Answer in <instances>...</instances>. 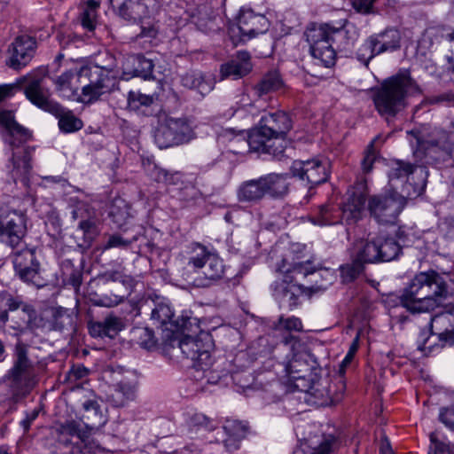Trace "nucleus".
<instances>
[{
  "label": "nucleus",
  "instance_id": "f257e3e1",
  "mask_svg": "<svg viewBox=\"0 0 454 454\" xmlns=\"http://www.w3.org/2000/svg\"><path fill=\"white\" fill-rule=\"evenodd\" d=\"M282 345L292 352V357L285 364L287 383L297 391L308 393L317 398L328 395V380L319 377V364L303 343L289 333L283 337Z\"/></svg>",
  "mask_w": 454,
  "mask_h": 454
},
{
  "label": "nucleus",
  "instance_id": "f03ea898",
  "mask_svg": "<svg viewBox=\"0 0 454 454\" xmlns=\"http://www.w3.org/2000/svg\"><path fill=\"white\" fill-rule=\"evenodd\" d=\"M305 35L313 58L325 67L334 65L336 50H348L357 37L355 27L348 24L339 27L329 24L313 26Z\"/></svg>",
  "mask_w": 454,
  "mask_h": 454
},
{
  "label": "nucleus",
  "instance_id": "7ed1b4c3",
  "mask_svg": "<svg viewBox=\"0 0 454 454\" xmlns=\"http://www.w3.org/2000/svg\"><path fill=\"white\" fill-rule=\"evenodd\" d=\"M448 294L442 276L431 270L417 274L400 296V303L412 313L427 312L438 307Z\"/></svg>",
  "mask_w": 454,
  "mask_h": 454
},
{
  "label": "nucleus",
  "instance_id": "20e7f679",
  "mask_svg": "<svg viewBox=\"0 0 454 454\" xmlns=\"http://www.w3.org/2000/svg\"><path fill=\"white\" fill-rule=\"evenodd\" d=\"M418 87L409 74L403 73L385 79L372 90V99L379 114L395 117L407 106V97Z\"/></svg>",
  "mask_w": 454,
  "mask_h": 454
},
{
  "label": "nucleus",
  "instance_id": "39448f33",
  "mask_svg": "<svg viewBox=\"0 0 454 454\" xmlns=\"http://www.w3.org/2000/svg\"><path fill=\"white\" fill-rule=\"evenodd\" d=\"M224 274L223 260L205 246L191 247L183 269V278L196 287H207L221 279Z\"/></svg>",
  "mask_w": 454,
  "mask_h": 454
},
{
  "label": "nucleus",
  "instance_id": "423d86ee",
  "mask_svg": "<svg viewBox=\"0 0 454 454\" xmlns=\"http://www.w3.org/2000/svg\"><path fill=\"white\" fill-rule=\"evenodd\" d=\"M26 232V217L22 213L0 208V242L16 249L13 252V265L16 271L37 262L34 249H18Z\"/></svg>",
  "mask_w": 454,
  "mask_h": 454
},
{
  "label": "nucleus",
  "instance_id": "0eeeda50",
  "mask_svg": "<svg viewBox=\"0 0 454 454\" xmlns=\"http://www.w3.org/2000/svg\"><path fill=\"white\" fill-rule=\"evenodd\" d=\"M108 63L104 66L83 65V80L88 83L84 84L76 100L82 104L90 105L99 100L102 96L112 92L116 85L115 75L118 73V67L113 55L106 53Z\"/></svg>",
  "mask_w": 454,
  "mask_h": 454
},
{
  "label": "nucleus",
  "instance_id": "6e6552de",
  "mask_svg": "<svg viewBox=\"0 0 454 454\" xmlns=\"http://www.w3.org/2000/svg\"><path fill=\"white\" fill-rule=\"evenodd\" d=\"M366 196L362 190H349L348 198L342 207L338 204L327 202L318 207L317 211L311 217L312 223L321 225H335L345 223L352 224L361 219Z\"/></svg>",
  "mask_w": 454,
  "mask_h": 454
},
{
  "label": "nucleus",
  "instance_id": "1a4fd4ad",
  "mask_svg": "<svg viewBox=\"0 0 454 454\" xmlns=\"http://www.w3.org/2000/svg\"><path fill=\"white\" fill-rule=\"evenodd\" d=\"M424 184H404L400 192H392L389 195H376L370 199L368 207L371 215L383 224L395 223L399 214L405 206L406 199L420 195L424 190Z\"/></svg>",
  "mask_w": 454,
  "mask_h": 454
},
{
  "label": "nucleus",
  "instance_id": "9d476101",
  "mask_svg": "<svg viewBox=\"0 0 454 454\" xmlns=\"http://www.w3.org/2000/svg\"><path fill=\"white\" fill-rule=\"evenodd\" d=\"M268 28L269 21L264 15L255 13L249 8H242L237 23L230 26L228 34L233 44L237 46L265 33Z\"/></svg>",
  "mask_w": 454,
  "mask_h": 454
},
{
  "label": "nucleus",
  "instance_id": "9b49d317",
  "mask_svg": "<svg viewBox=\"0 0 454 454\" xmlns=\"http://www.w3.org/2000/svg\"><path fill=\"white\" fill-rule=\"evenodd\" d=\"M194 136L193 128L188 119L166 117L157 127L154 140L163 149L189 142Z\"/></svg>",
  "mask_w": 454,
  "mask_h": 454
},
{
  "label": "nucleus",
  "instance_id": "f8f14e48",
  "mask_svg": "<svg viewBox=\"0 0 454 454\" xmlns=\"http://www.w3.org/2000/svg\"><path fill=\"white\" fill-rule=\"evenodd\" d=\"M213 342L211 335L207 332H200L196 337L187 334L178 343V348L185 357L193 362L196 370H201L207 377L209 367L212 364L210 350Z\"/></svg>",
  "mask_w": 454,
  "mask_h": 454
},
{
  "label": "nucleus",
  "instance_id": "ddd939ff",
  "mask_svg": "<svg viewBox=\"0 0 454 454\" xmlns=\"http://www.w3.org/2000/svg\"><path fill=\"white\" fill-rule=\"evenodd\" d=\"M418 151L435 161H446L452 157L454 133L434 129L427 137L416 136Z\"/></svg>",
  "mask_w": 454,
  "mask_h": 454
},
{
  "label": "nucleus",
  "instance_id": "4468645a",
  "mask_svg": "<svg viewBox=\"0 0 454 454\" xmlns=\"http://www.w3.org/2000/svg\"><path fill=\"white\" fill-rule=\"evenodd\" d=\"M119 17L131 23L144 22L150 19L158 8V0H111Z\"/></svg>",
  "mask_w": 454,
  "mask_h": 454
},
{
  "label": "nucleus",
  "instance_id": "2eb2a0df",
  "mask_svg": "<svg viewBox=\"0 0 454 454\" xmlns=\"http://www.w3.org/2000/svg\"><path fill=\"white\" fill-rule=\"evenodd\" d=\"M291 172L294 176L306 181L309 188L325 183L329 176L328 163L318 159L295 160L292 164Z\"/></svg>",
  "mask_w": 454,
  "mask_h": 454
},
{
  "label": "nucleus",
  "instance_id": "dca6fc26",
  "mask_svg": "<svg viewBox=\"0 0 454 454\" xmlns=\"http://www.w3.org/2000/svg\"><path fill=\"white\" fill-rule=\"evenodd\" d=\"M16 360L11 370L12 382L21 389L33 387L35 374L31 361L27 357V346L19 340L15 347Z\"/></svg>",
  "mask_w": 454,
  "mask_h": 454
},
{
  "label": "nucleus",
  "instance_id": "f3484780",
  "mask_svg": "<svg viewBox=\"0 0 454 454\" xmlns=\"http://www.w3.org/2000/svg\"><path fill=\"white\" fill-rule=\"evenodd\" d=\"M35 150V146H17L12 149L8 169L15 182L20 180L24 185L28 184L33 169L32 159Z\"/></svg>",
  "mask_w": 454,
  "mask_h": 454
},
{
  "label": "nucleus",
  "instance_id": "a211bd4d",
  "mask_svg": "<svg viewBox=\"0 0 454 454\" xmlns=\"http://www.w3.org/2000/svg\"><path fill=\"white\" fill-rule=\"evenodd\" d=\"M83 66L74 67L52 78L55 90L67 99H76L80 94V84L83 82Z\"/></svg>",
  "mask_w": 454,
  "mask_h": 454
},
{
  "label": "nucleus",
  "instance_id": "6ab92c4d",
  "mask_svg": "<svg viewBox=\"0 0 454 454\" xmlns=\"http://www.w3.org/2000/svg\"><path fill=\"white\" fill-rule=\"evenodd\" d=\"M35 41L28 35L18 36L9 49L11 57L7 65L13 69L24 67L33 58Z\"/></svg>",
  "mask_w": 454,
  "mask_h": 454
},
{
  "label": "nucleus",
  "instance_id": "aec40b11",
  "mask_svg": "<svg viewBox=\"0 0 454 454\" xmlns=\"http://www.w3.org/2000/svg\"><path fill=\"white\" fill-rule=\"evenodd\" d=\"M174 313L170 306L167 304H158L152 311V320L159 324L162 331H169L174 333L178 330H189L190 326H195L194 333H197L199 325L196 324V318L187 317V321H184L181 325L178 322L173 321Z\"/></svg>",
  "mask_w": 454,
  "mask_h": 454
},
{
  "label": "nucleus",
  "instance_id": "412c9836",
  "mask_svg": "<svg viewBox=\"0 0 454 454\" xmlns=\"http://www.w3.org/2000/svg\"><path fill=\"white\" fill-rule=\"evenodd\" d=\"M27 98L37 107L49 112L56 113L59 109V103L50 98L48 89L42 85V79L30 80L24 90Z\"/></svg>",
  "mask_w": 454,
  "mask_h": 454
},
{
  "label": "nucleus",
  "instance_id": "4be33fe9",
  "mask_svg": "<svg viewBox=\"0 0 454 454\" xmlns=\"http://www.w3.org/2000/svg\"><path fill=\"white\" fill-rule=\"evenodd\" d=\"M20 309L12 311L10 327L14 331L15 336H20L28 332L33 333L37 327V313L33 306L27 304L20 305Z\"/></svg>",
  "mask_w": 454,
  "mask_h": 454
},
{
  "label": "nucleus",
  "instance_id": "5701e85b",
  "mask_svg": "<svg viewBox=\"0 0 454 454\" xmlns=\"http://www.w3.org/2000/svg\"><path fill=\"white\" fill-rule=\"evenodd\" d=\"M252 68L250 54L247 51H238L235 57L221 65V79H240L249 74Z\"/></svg>",
  "mask_w": 454,
  "mask_h": 454
},
{
  "label": "nucleus",
  "instance_id": "b1692460",
  "mask_svg": "<svg viewBox=\"0 0 454 454\" xmlns=\"http://www.w3.org/2000/svg\"><path fill=\"white\" fill-rule=\"evenodd\" d=\"M138 386L137 377L133 372H129L114 386L112 400L115 406H124L136 397Z\"/></svg>",
  "mask_w": 454,
  "mask_h": 454
},
{
  "label": "nucleus",
  "instance_id": "393cba45",
  "mask_svg": "<svg viewBox=\"0 0 454 454\" xmlns=\"http://www.w3.org/2000/svg\"><path fill=\"white\" fill-rule=\"evenodd\" d=\"M277 139L274 136L268 134L265 128L259 123V126L249 133L247 145L252 151L277 155L282 153V149L273 148Z\"/></svg>",
  "mask_w": 454,
  "mask_h": 454
},
{
  "label": "nucleus",
  "instance_id": "a878e982",
  "mask_svg": "<svg viewBox=\"0 0 454 454\" xmlns=\"http://www.w3.org/2000/svg\"><path fill=\"white\" fill-rule=\"evenodd\" d=\"M259 123L265 128L268 134L278 139L283 138L292 128L290 117L281 111L263 115Z\"/></svg>",
  "mask_w": 454,
  "mask_h": 454
},
{
  "label": "nucleus",
  "instance_id": "bb28decb",
  "mask_svg": "<svg viewBox=\"0 0 454 454\" xmlns=\"http://www.w3.org/2000/svg\"><path fill=\"white\" fill-rule=\"evenodd\" d=\"M278 271L293 274L292 278L301 276L306 278L321 270L319 263H315L314 258L309 256L303 259L302 256H297L293 262H288L286 259L282 260V264L278 267Z\"/></svg>",
  "mask_w": 454,
  "mask_h": 454
},
{
  "label": "nucleus",
  "instance_id": "cd10ccee",
  "mask_svg": "<svg viewBox=\"0 0 454 454\" xmlns=\"http://www.w3.org/2000/svg\"><path fill=\"white\" fill-rule=\"evenodd\" d=\"M380 54L395 51L401 48L402 35L395 27L386 29L371 35Z\"/></svg>",
  "mask_w": 454,
  "mask_h": 454
},
{
  "label": "nucleus",
  "instance_id": "c85d7f7f",
  "mask_svg": "<svg viewBox=\"0 0 454 454\" xmlns=\"http://www.w3.org/2000/svg\"><path fill=\"white\" fill-rule=\"evenodd\" d=\"M415 166L403 160H395L391 163L388 171L389 184L394 192H400L404 184H411L410 176L413 174Z\"/></svg>",
  "mask_w": 454,
  "mask_h": 454
},
{
  "label": "nucleus",
  "instance_id": "c756f323",
  "mask_svg": "<svg viewBox=\"0 0 454 454\" xmlns=\"http://www.w3.org/2000/svg\"><path fill=\"white\" fill-rule=\"evenodd\" d=\"M124 327L122 319L110 315L101 322L91 323L89 326L90 333L93 337L114 338Z\"/></svg>",
  "mask_w": 454,
  "mask_h": 454
},
{
  "label": "nucleus",
  "instance_id": "7c9ffc66",
  "mask_svg": "<svg viewBox=\"0 0 454 454\" xmlns=\"http://www.w3.org/2000/svg\"><path fill=\"white\" fill-rule=\"evenodd\" d=\"M261 177L265 195L278 199L288 193L290 184L286 174L270 173Z\"/></svg>",
  "mask_w": 454,
  "mask_h": 454
},
{
  "label": "nucleus",
  "instance_id": "2f4dec72",
  "mask_svg": "<svg viewBox=\"0 0 454 454\" xmlns=\"http://www.w3.org/2000/svg\"><path fill=\"white\" fill-rule=\"evenodd\" d=\"M377 240H356L351 250V258L356 259L364 266L365 263L379 262Z\"/></svg>",
  "mask_w": 454,
  "mask_h": 454
},
{
  "label": "nucleus",
  "instance_id": "473e14b6",
  "mask_svg": "<svg viewBox=\"0 0 454 454\" xmlns=\"http://www.w3.org/2000/svg\"><path fill=\"white\" fill-rule=\"evenodd\" d=\"M284 87V81L280 74L272 70L262 76L253 87L254 95L258 98H262L268 94L278 91Z\"/></svg>",
  "mask_w": 454,
  "mask_h": 454
},
{
  "label": "nucleus",
  "instance_id": "72a5a7b5",
  "mask_svg": "<svg viewBox=\"0 0 454 454\" xmlns=\"http://www.w3.org/2000/svg\"><path fill=\"white\" fill-rule=\"evenodd\" d=\"M181 81L184 87L197 90L202 96L208 94L215 85L210 76H207L200 72L187 73L182 77Z\"/></svg>",
  "mask_w": 454,
  "mask_h": 454
},
{
  "label": "nucleus",
  "instance_id": "f704fd0d",
  "mask_svg": "<svg viewBox=\"0 0 454 454\" xmlns=\"http://www.w3.org/2000/svg\"><path fill=\"white\" fill-rule=\"evenodd\" d=\"M265 196L262 177L246 181L238 190V199L244 202H256Z\"/></svg>",
  "mask_w": 454,
  "mask_h": 454
},
{
  "label": "nucleus",
  "instance_id": "c9c22d12",
  "mask_svg": "<svg viewBox=\"0 0 454 454\" xmlns=\"http://www.w3.org/2000/svg\"><path fill=\"white\" fill-rule=\"evenodd\" d=\"M108 215L118 228L128 224L129 220L132 217L129 205L120 197H116L111 201Z\"/></svg>",
  "mask_w": 454,
  "mask_h": 454
},
{
  "label": "nucleus",
  "instance_id": "e433bc0d",
  "mask_svg": "<svg viewBox=\"0 0 454 454\" xmlns=\"http://www.w3.org/2000/svg\"><path fill=\"white\" fill-rule=\"evenodd\" d=\"M59 120V128L64 133H72L80 130L83 123L77 118L72 111L63 108L59 104V109L56 113H51Z\"/></svg>",
  "mask_w": 454,
  "mask_h": 454
},
{
  "label": "nucleus",
  "instance_id": "4c0bfd02",
  "mask_svg": "<svg viewBox=\"0 0 454 454\" xmlns=\"http://www.w3.org/2000/svg\"><path fill=\"white\" fill-rule=\"evenodd\" d=\"M56 433L60 442L68 444L73 437L85 441V433L82 431L80 424L75 420H67L56 426Z\"/></svg>",
  "mask_w": 454,
  "mask_h": 454
},
{
  "label": "nucleus",
  "instance_id": "58836bf2",
  "mask_svg": "<svg viewBox=\"0 0 454 454\" xmlns=\"http://www.w3.org/2000/svg\"><path fill=\"white\" fill-rule=\"evenodd\" d=\"M376 240L379 251V262L392 261L401 253V247L394 239H377Z\"/></svg>",
  "mask_w": 454,
  "mask_h": 454
},
{
  "label": "nucleus",
  "instance_id": "ea45409f",
  "mask_svg": "<svg viewBox=\"0 0 454 454\" xmlns=\"http://www.w3.org/2000/svg\"><path fill=\"white\" fill-rule=\"evenodd\" d=\"M99 5L98 1L89 0L82 7L80 14L81 24L88 31H93L96 27Z\"/></svg>",
  "mask_w": 454,
  "mask_h": 454
},
{
  "label": "nucleus",
  "instance_id": "a19ab883",
  "mask_svg": "<svg viewBox=\"0 0 454 454\" xmlns=\"http://www.w3.org/2000/svg\"><path fill=\"white\" fill-rule=\"evenodd\" d=\"M302 290V286L280 283L275 286L274 295L282 301H287L289 305L294 304L297 300V291Z\"/></svg>",
  "mask_w": 454,
  "mask_h": 454
},
{
  "label": "nucleus",
  "instance_id": "79ce46f5",
  "mask_svg": "<svg viewBox=\"0 0 454 454\" xmlns=\"http://www.w3.org/2000/svg\"><path fill=\"white\" fill-rule=\"evenodd\" d=\"M21 302L15 300L7 292H0V327L4 326L8 321V311L20 309Z\"/></svg>",
  "mask_w": 454,
  "mask_h": 454
},
{
  "label": "nucleus",
  "instance_id": "37998d69",
  "mask_svg": "<svg viewBox=\"0 0 454 454\" xmlns=\"http://www.w3.org/2000/svg\"><path fill=\"white\" fill-rule=\"evenodd\" d=\"M132 340L140 347L151 349L156 345V340L152 330L146 327H137L132 330Z\"/></svg>",
  "mask_w": 454,
  "mask_h": 454
},
{
  "label": "nucleus",
  "instance_id": "c03bdc74",
  "mask_svg": "<svg viewBox=\"0 0 454 454\" xmlns=\"http://www.w3.org/2000/svg\"><path fill=\"white\" fill-rule=\"evenodd\" d=\"M19 276L25 282L30 283L37 287L43 286L45 285L43 278L41 277L39 271V262H35L33 265L26 267L24 270H17Z\"/></svg>",
  "mask_w": 454,
  "mask_h": 454
},
{
  "label": "nucleus",
  "instance_id": "a18cd8bd",
  "mask_svg": "<svg viewBox=\"0 0 454 454\" xmlns=\"http://www.w3.org/2000/svg\"><path fill=\"white\" fill-rule=\"evenodd\" d=\"M357 59L360 62L367 66L371 59L375 56L380 55L371 35L364 41V43L357 50Z\"/></svg>",
  "mask_w": 454,
  "mask_h": 454
},
{
  "label": "nucleus",
  "instance_id": "49530a36",
  "mask_svg": "<svg viewBox=\"0 0 454 454\" xmlns=\"http://www.w3.org/2000/svg\"><path fill=\"white\" fill-rule=\"evenodd\" d=\"M187 426L191 432H198L201 429L213 430L214 425L209 418L202 413H194L187 420Z\"/></svg>",
  "mask_w": 454,
  "mask_h": 454
},
{
  "label": "nucleus",
  "instance_id": "de8ad7c7",
  "mask_svg": "<svg viewBox=\"0 0 454 454\" xmlns=\"http://www.w3.org/2000/svg\"><path fill=\"white\" fill-rule=\"evenodd\" d=\"M153 97L142 94L139 91H130L128 96V106L130 110L138 111L143 106H149L153 103Z\"/></svg>",
  "mask_w": 454,
  "mask_h": 454
},
{
  "label": "nucleus",
  "instance_id": "09e8293b",
  "mask_svg": "<svg viewBox=\"0 0 454 454\" xmlns=\"http://www.w3.org/2000/svg\"><path fill=\"white\" fill-rule=\"evenodd\" d=\"M276 331H286V332H301L302 323L300 318L296 317H285L284 316L279 317L278 321L274 325Z\"/></svg>",
  "mask_w": 454,
  "mask_h": 454
},
{
  "label": "nucleus",
  "instance_id": "8fccbe9b",
  "mask_svg": "<svg viewBox=\"0 0 454 454\" xmlns=\"http://www.w3.org/2000/svg\"><path fill=\"white\" fill-rule=\"evenodd\" d=\"M9 132L12 138L11 141L12 149L17 146H20V143H25L30 140L32 137L31 132L16 121L13 123V126L11 127Z\"/></svg>",
  "mask_w": 454,
  "mask_h": 454
},
{
  "label": "nucleus",
  "instance_id": "3c124183",
  "mask_svg": "<svg viewBox=\"0 0 454 454\" xmlns=\"http://www.w3.org/2000/svg\"><path fill=\"white\" fill-rule=\"evenodd\" d=\"M71 202H74V209L72 211V217L76 219H87L88 217H96V210L91 207L88 203L83 201L75 200V199L71 198Z\"/></svg>",
  "mask_w": 454,
  "mask_h": 454
},
{
  "label": "nucleus",
  "instance_id": "603ef678",
  "mask_svg": "<svg viewBox=\"0 0 454 454\" xmlns=\"http://www.w3.org/2000/svg\"><path fill=\"white\" fill-rule=\"evenodd\" d=\"M351 263L340 267V274L344 282H351L363 271L364 266L356 259L351 258Z\"/></svg>",
  "mask_w": 454,
  "mask_h": 454
},
{
  "label": "nucleus",
  "instance_id": "864d4df0",
  "mask_svg": "<svg viewBox=\"0 0 454 454\" xmlns=\"http://www.w3.org/2000/svg\"><path fill=\"white\" fill-rule=\"evenodd\" d=\"M453 315L447 311L435 315L431 319L432 333L434 334V333L443 332L445 327H454L451 323Z\"/></svg>",
  "mask_w": 454,
  "mask_h": 454
},
{
  "label": "nucleus",
  "instance_id": "5fc2aeb1",
  "mask_svg": "<svg viewBox=\"0 0 454 454\" xmlns=\"http://www.w3.org/2000/svg\"><path fill=\"white\" fill-rule=\"evenodd\" d=\"M223 429L229 436L241 440L247 434V426L240 421H227Z\"/></svg>",
  "mask_w": 454,
  "mask_h": 454
},
{
  "label": "nucleus",
  "instance_id": "6e6d98bb",
  "mask_svg": "<svg viewBox=\"0 0 454 454\" xmlns=\"http://www.w3.org/2000/svg\"><path fill=\"white\" fill-rule=\"evenodd\" d=\"M377 157L378 153L374 147V141H372L364 151V156L362 160V168L364 173L371 172Z\"/></svg>",
  "mask_w": 454,
  "mask_h": 454
},
{
  "label": "nucleus",
  "instance_id": "4d7b16f0",
  "mask_svg": "<svg viewBox=\"0 0 454 454\" xmlns=\"http://www.w3.org/2000/svg\"><path fill=\"white\" fill-rule=\"evenodd\" d=\"M78 228L83 232V235L91 238L96 233V217H88L81 220Z\"/></svg>",
  "mask_w": 454,
  "mask_h": 454
},
{
  "label": "nucleus",
  "instance_id": "13d9d810",
  "mask_svg": "<svg viewBox=\"0 0 454 454\" xmlns=\"http://www.w3.org/2000/svg\"><path fill=\"white\" fill-rule=\"evenodd\" d=\"M439 419L448 428L454 431V404L450 407L442 409Z\"/></svg>",
  "mask_w": 454,
  "mask_h": 454
},
{
  "label": "nucleus",
  "instance_id": "bf43d9fd",
  "mask_svg": "<svg viewBox=\"0 0 454 454\" xmlns=\"http://www.w3.org/2000/svg\"><path fill=\"white\" fill-rule=\"evenodd\" d=\"M335 444L336 439L333 436H328L317 448L313 450L311 454H330L333 451Z\"/></svg>",
  "mask_w": 454,
  "mask_h": 454
},
{
  "label": "nucleus",
  "instance_id": "052dcab7",
  "mask_svg": "<svg viewBox=\"0 0 454 454\" xmlns=\"http://www.w3.org/2000/svg\"><path fill=\"white\" fill-rule=\"evenodd\" d=\"M431 447L429 454H450L449 447L436 439V434L431 433L430 434Z\"/></svg>",
  "mask_w": 454,
  "mask_h": 454
},
{
  "label": "nucleus",
  "instance_id": "680f3d73",
  "mask_svg": "<svg viewBox=\"0 0 454 454\" xmlns=\"http://www.w3.org/2000/svg\"><path fill=\"white\" fill-rule=\"evenodd\" d=\"M130 245V241L122 239L120 235H112L109 237L103 249L107 250L114 247L126 248Z\"/></svg>",
  "mask_w": 454,
  "mask_h": 454
},
{
  "label": "nucleus",
  "instance_id": "e2e57ef3",
  "mask_svg": "<svg viewBox=\"0 0 454 454\" xmlns=\"http://www.w3.org/2000/svg\"><path fill=\"white\" fill-rule=\"evenodd\" d=\"M357 348L358 347H357L356 340L353 341V343L349 347L348 352L347 353L344 359L342 360V362L340 364L339 373L340 376L344 375V373L346 372V368L352 362L354 356H355L356 352L357 351Z\"/></svg>",
  "mask_w": 454,
  "mask_h": 454
},
{
  "label": "nucleus",
  "instance_id": "0e129e2a",
  "mask_svg": "<svg viewBox=\"0 0 454 454\" xmlns=\"http://www.w3.org/2000/svg\"><path fill=\"white\" fill-rule=\"evenodd\" d=\"M434 334L437 335L442 347L454 343V327H445L443 332L434 333Z\"/></svg>",
  "mask_w": 454,
  "mask_h": 454
},
{
  "label": "nucleus",
  "instance_id": "69168bd1",
  "mask_svg": "<svg viewBox=\"0 0 454 454\" xmlns=\"http://www.w3.org/2000/svg\"><path fill=\"white\" fill-rule=\"evenodd\" d=\"M156 179L158 182H162L166 184H176L180 179V175L178 173L170 174L165 169H160L158 170Z\"/></svg>",
  "mask_w": 454,
  "mask_h": 454
},
{
  "label": "nucleus",
  "instance_id": "338daca9",
  "mask_svg": "<svg viewBox=\"0 0 454 454\" xmlns=\"http://www.w3.org/2000/svg\"><path fill=\"white\" fill-rule=\"evenodd\" d=\"M140 29L137 38L153 39L158 34V28L151 22H147L146 25L142 24Z\"/></svg>",
  "mask_w": 454,
  "mask_h": 454
},
{
  "label": "nucleus",
  "instance_id": "774afa93",
  "mask_svg": "<svg viewBox=\"0 0 454 454\" xmlns=\"http://www.w3.org/2000/svg\"><path fill=\"white\" fill-rule=\"evenodd\" d=\"M14 122V116L11 111H0V127L9 130Z\"/></svg>",
  "mask_w": 454,
  "mask_h": 454
}]
</instances>
